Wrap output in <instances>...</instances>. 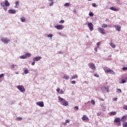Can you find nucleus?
<instances>
[{
  "mask_svg": "<svg viewBox=\"0 0 127 127\" xmlns=\"http://www.w3.org/2000/svg\"><path fill=\"white\" fill-rule=\"evenodd\" d=\"M82 121H89V118L87 117L86 115H83L82 117Z\"/></svg>",
  "mask_w": 127,
  "mask_h": 127,
  "instance_id": "obj_12",
  "label": "nucleus"
},
{
  "mask_svg": "<svg viewBox=\"0 0 127 127\" xmlns=\"http://www.w3.org/2000/svg\"><path fill=\"white\" fill-rule=\"evenodd\" d=\"M127 81L125 79H122V84H124V83H126Z\"/></svg>",
  "mask_w": 127,
  "mask_h": 127,
  "instance_id": "obj_38",
  "label": "nucleus"
},
{
  "mask_svg": "<svg viewBox=\"0 0 127 127\" xmlns=\"http://www.w3.org/2000/svg\"><path fill=\"white\" fill-rule=\"evenodd\" d=\"M25 74H28V70L26 69L24 70Z\"/></svg>",
  "mask_w": 127,
  "mask_h": 127,
  "instance_id": "obj_39",
  "label": "nucleus"
},
{
  "mask_svg": "<svg viewBox=\"0 0 127 127\" xmlns=\"http://www.w3.org/2000/svg\"><path fill=\"white\" fill-rule=\"evenodd\" d=\"M123 127H127V122H124L123 123Z\"/></svg>",
  "mask_w": 127,
  "mask_h": 127,
  "instance_id": "obj_25",
  "label": "nucleus"
},
{
  "mask_svg": "<svg viewBox=\"0 0 127 127\" xmlns=\"http://www.w3.org/2000/svg\"><path fill=\"white\" fill-rule=\"evenodd\" d=\"M123 109L124 110H126V111H127V105H124Z\"/></svg>",
  "mask_w": 127,
  "mask_h": 127,
  "instance_id": "obj_31",
  "label": "nucleus"
},
{
  "mask_svg": "<svg viewBox=\"0 0 127 127\" xmlns=\"http://www.w3.org/2000/svg\"><path fill=\"white\" fill-rule=\"evenodd\" d=\"M70 5V4L69 3H65L64 4V6H69Z\"/></svg>",
  "mask_w": 127,
  "mask_h": 127,
  "instance_id": "obj_34",
  "label": "nucleus"
},
{
  "mask_svg": "<svg viewBox=\"0 0 127 127\" xmlns=\"http://www.w3.org/2000/svg\"><path fill=\"white\" fill-rule=\"evenodd\" d=\"M15 66H16L15 64H12L11 65V67L12 68H14V67H15Z\"/></svg>",
  "mask_w": 127,
  "mask_h": 127,
  "instance_id": "obj_50",
  "label": "nucleus"
},
{
  "mask_svg": "<svg viewBox=\"0 0 127 127\" xmlns=\"http://www.w3.org/2000/svg\"><path fill=\"white\" fill-rule=\"evenodd\" d=\"M49 1H51V3H49L50 6H52V5H53V4H54L53 0H49Z\"/></svg>",
  "mask_w": 127,
  "mask_h": 127,
  "instance_id": "obj_20",
  "label": "nucleus"
},
{
  "mask_svg": "<svg viewBox=\"0 0 127 127\" xmlns=\"http://www.w3.org/2000/svg\"><path fill=\"white\" fill-rule=\"evenodd\" d=\"M69 75H64V78L65 79V80H69Z\"/></svg>",
  "mask_w": 127,
  "mask_h": 127,
  "instance_id": "obj_21",
  "label": "nucleus"
},
{
  "mask_svg": "<svg viewBox=\"0 0 127 127\" xmlns=\"http://www.w3.org/2000/svg\"><path fill=\"white\" fill-rule=\"evenodd\" d=\"M123 71H126V70H127V67H123Z\"/></svg>",
  "mask_w": 127,
  "mask_h": 127,
  "instance_id": "obj_45",
  "label": "nucleus"
},
{
  "mask_svg": "<svg viewBox=\"0 0 127 127\" xmlns=\"http://www.w3.org/2000/svg\"><path fill=\"white\" fill-rule=\"evenodd\" d=\"M74 110L75 111H78V110H79V107H78V106L74 107Z\"/></svg>",
  "mask_w": 127,
  "mask_h": 127,
  "instance_id": "obj_33",
  "label": "nucleus"
},
{
  "mask_svg": "<svg viewBox=\"0 0 127 127\" xmlns=\"http://www.w3.org/2000/svg\"><path fill=\"white\" fill-rule=\"evenodd\" d=\"M121 120V118H116L115 120H114V123H120Z\"/></svg>",
  "mask_w": 127,
  "mask_h": 127,
  "instance_id": "obj_15",
  "label": "nucleus"
},
{
  "mask_svg": "<svg viewBox=\"0 0 127 127\" xmlns=\"http://www.w3.org/2000/svg\"><path fill=\"white\" fill-rule=\"evenodd\" d=\"M89 0V1H91V0Z\"/></svg>",
  "mask_w": 127,
  "mask_h": 127,
  "instance_id": "obj_60",
  "label": "nucleus"
},
{
  "mask_svg": "<svg viewBox=\"0 0 127 127\" xmlns=\"http://www.w3.org/2000/svg\"><path fill=\"white\" fill-rule=\"evenodd\" d=\"M115 27L116 30H117V31H121V29L122 28V27H121V26H119L118 25H116L115 26Z\"/></svg>",
  "mask_w": 127,
  "mask_h": 127,
  "instance_id": "obj_11",
  "label": "nucleus"
},
{
  "mask_svg": "<svg viewBox=\"0 0 127 127\" xmlns=\"http://www.w3.org/2000/svg\"><path fill=\"white\" fill-rule=\"evenodd\" d=\"M37 105L41 108L44 107V103H43V102H37Z\"/></svg>",
  "mask_w": 127,
  "mask_h": 127,
  "instance_id": "obj_10",
  "label": "nucleus"
},
{
  "mask_svg": "<svg viewBox=\"0 0 127 127\" xmlns=\"http://www.w3.org/2000/svg\"><path fill=\"white\" fill-rule=\"evenodd\" d=\"M16 121H21L22 120V118L21 117H18L16 119Z\"/></svg>",
  "mask_w": 127,
  "mask_h": 127,
  "instance_id": "obj_30",
  "label": "nucleus"
},
{
  "mask_svg": "<svg viewBox=\"0 0 127 127\" xmlns=\"http://www.w3.org/2000/svg\"><path fill=\"white\" fill-rule=\"evenodd\" d=\"M110 45L112 48H116V45L114 44L112 42L110 43Z\"/></svg>",
  "mask_w": 127,
  "mask_h": 127,
  "instance_id": "obj_19",
  "label": "nucleus"
},
{
  "mask_svg": "<svg viewBox=\"0 0 127 127\" xmlns=\"http://www.w3.org/2000/svg\"><path fill=\"white\" fill-rule=\"evenodd\" d=\"M78 78V75H73V76H72V79H76V78Z\"/></svg>",
  "mask_w": 127,
  "mask_h": 127,
  "instance_id": "obj_29",
  "label": "nucleus"
},
{
  "mask_svg": "<svg viewBox=\"0 0 127 127\" xmlns=\"http://www.w3.org/2000/svg\"><path fill=\"white\" fill-rule=\"evenodd\" d=\"M17 89L20 91L22 93L25 92V88H24V86L22 85H18L17 86Z\"/></svg>",
  "mask_w": 127,
  "mask_h": 127,
  "instance_id": "obj_3",
  "label": "nucleus"
},
{
  "mask_svg": "<svg viewBox=\"0 0 127 127\" xmlns=\"http://www.w3.org/2000/svg\"><path fill=\"white\" fill-rule=\"evenodd\" d=\"M64 20H62L59 22V23H64Z\"/></svg>",
  "mask_w": 127,
  "mask_h": 127,
  "instance_id": "obj_42",
  "label": "nucleus"
},
{
  "mask_svg": "<svg viewBox=\"0 0 127 127\" xmlns=\"http://www.w3.org/2000/svg\"><path fill=\"white\" fill-rule=\"evenodd\" d=\"M19 3V2L18 1H17L15 2V5H16V6L17 5H18V4Z\"/></svg>",
  "mask_w": 127,
  "mask_h": 127,
  "instance_id": "obj_44",
  "label": "nucleus"
},
{
  "mask_svg": "<svg viewBox=\"0 0 127 127\" xmlns=\"http://www.w3.org/2000/svg\"><path fill=\"white\" fill-rule=\"evenodd\" d=\"M91 104H92V105H95V101H94V100H92L91 101Z\"/></svg>",
  "mask_w": 127,
  "mask_h": 127,
  "instance_id": "obj_36",
  "label": "nucleus"
},
{
  "mask_svg": "<svg viewBox=\"0 0 127 127\" xmlns=\"http://www.w3.org/2000/svg\"><path fill=\"white\" fill-rule=\"evenodd\" d=\"M41 59V57H36L33 59V61H39Z\"/></svg>",
  "mask_w": 127,
  "mask_h": 127,
  "instance_id": "obj_14",
  "label": "nucleus"
},
{
  "mask_svg": "<svg viewBox=\"0 0 127 127\" xmlns=\"http://www.w3.org/2000/svg\"><path fill=\"white\" fill-rule=\"evenodd\" d=\"M89 66L90 67V68L92 69V70H96V66H95V64H89Z\"/></svg>",
  "mask_w": 127,
  "mask_h": 127,
  "instance_id": "obj_7",
  "label": "nucleus"
},
{
  "mask_svg": "<svg viewBox=\"0 0 127 127\" xmlns=\"http://www.w3.org/2000/svg\"><path fill=\"white\" fill-rule=\"evenodd\" d=\"M8 12L9 13H15V12H16V11H15V10H13V9H9L8 10Z\"/></svg>",
  "mask_w": 127,
  "mask_h": 127,
  "instance_id": "obj_17",
  "label": "nucleus"
},
{
  "mask_svg": "<svg viewBox=\"0 0 127 127\" xmlns=\"http://www.w3.org/2000/svg\"><path fill=\"white\" fill-rule=\"evenodd\" d=\"M105 72L106 73H111V74H115V72L114 70L110 69H108L105 70Z\"/></svg>",
  "mask_w": 127,
  "mask_h": 127,
  "instance_id": "obj_9",
  "label": "nucleus"
},
{
  "mask_svg": "<svg viewBox=\"0 0 127 127\" xmlns=\"http://www.w3.org/2000/svg\"><path fill=\"white\" fill-rule=\"evenodd\" d=\"M57 92H58V94H59V92H60V88H57Z\"/></svg>",
  "mask_w": 127,
  "mask_h": 127,
  "instance_id": "obj_40",
  "label": "nucleus"
},
{
  "mask_svg": "<svg viewBox=\"0 0 127 127\" xmlns=\"http://www.w3.org/2000/svg\"><path fill=\"white\" fill-rule=\"evenodd\" d=\"M1 41L2 42H3V43L6 44L8 42H9V41H10V40H9V39H7L6 38H4L1 39Z\"/></svg>",
  "mask_w": 127,
  "mask_h": 127,
  "instance_id": "obj_6",
  "label": "nucleus"
},
{
  "mask_svg": "<svg viewBox=\"0 0 127 127\" xmlns=\"http://www.w3.org/2000/svg\"><path fill=\"white\" fill-rule=\"evenodd\" d=\"M98 30L100 32V33H101L102 34H106V31H105V29H104V28H99Z\"/></svg>",
  "mask_w": 127,
  "mask_h": 127,
  "instance_id": "obj_5",
  "label": "nucleus"
},
{
  "mask_svg": "<svg viewBox=\"0 0 127 127\" xmlns=\"http://www.w3.org/2000/svg\"><path fill=\"white\" fill-rule=\"evenodd\" d=\"M102 27H108V25L107 24H103L102 25Z\"/></svg>",
  "mask_w": 127,
  "mask_h": 127,
  "instance_id": "obj_27",
  "label": "nucleus"
},
{
  "mask_svg": "<svg viewBox=\"0 0 127 127\" xmlns=\"http://www.w3.org/2000/svg\"><path fill=\"white\" fill-rule=\"evenodd\" d=\"M3 74H0V78H1V77H3Z\"/></svg>",
  "mask_w": 127,
  "mask_h": 127,
  "instance_id": "obj_51",
  "label": "nucleus"
},
{
  "mask_svg": "<svg viewBox=\"0 0 127 127\" xmlns=\"http://www.w3.org/2000/svg\"><path fill=\"white\" fill-rule=\"evenodd\" d=\"M71 84H76V81H71Z\"/></svg>",
  "mask_w": 127,
  "mask_h": 127,
  "instance_id": "obj_52",
  "label": "nucleus"
},
{
  "mask_svg": "<svg viewBox=\"0 0 127 127\" xmlns=\"http://www.w3.org/2000/svg\"><path fill=\"white\" fill-rule=\"evenodd\" d=\"M61 94H64V91H63V90H61Z\"/></svg>",
  "mask_w": 127,
  "mask_h": 127,
  "instance_id": "obj_53",
  "label": "nucleus"
},
{
  "mask_svg": "<svg viewBox=\"0 0 127 127\" xmlns=\"http://www.w3.org/2000/svg\"><path fill=\"white\" fill-rule=\"evenodd\" d=\"M65 123H66V124H68V123H70V121H69V120H66L65 121Z\"/></svg>",
  "mask_w": 127,
  "mask_h": 127,
  "instance_id": "obj_47",
  "label": "nucleus"
},
{
  "mask_svg": "<svg viewBox=\"0 0 127 127\" xmlns=\"http://www.w3.org/2000/svg\"><path fill=\"white\" fill-rule=\"evenodd\" d=\"M117 92L118 93H122V90H121V89H117Z\"/></svg>",
  "mask_w": 127,
  "mask_h": 127,
  "instance_id": "obj_32",
  "label": "nucleus"
},
{
  "mask_svg": "<svg viewBox=\"0 0 127 127\" xmlns=\"http://www.w3.org/2000/svg\"><path fill=\"white\" fill-rule=\"evenodd\" d=\"M58 98L59 102H62L63 106H64V107H67V106H69V103L67 101L65 100V99L61 98L60 96Z\"/></svg>",
  "mask_w": 127,
  "mask_h": 127,
  "instance_id": "obj_1",
  "label": "nucleus"
},
{
  "mask_svg": "<svg viewBox=\"0 0 127 127\" xmlns=\"http://www.w3.org/2000/svg\"><path fill=\"white\" fill-rule=\"evenodd\" d=\"M118 126H122V123L121 122H118V124H117Z\"/></svg>",
  "mask_w": 127,
  "mask_h": 127,
  "instance_id": "obj_49",
  "label": "nucleus"
},
{
  "mask_svg": "<svg viewBox=\"0 0 127 127\" xmlns=\"http://www.w3.org/2000/svg\"><path fill=\"white\" fill-rule=\"evenodd\" d=\"M92 6H93V7H96L97 5L96 4V3H92Z\"/></svg>",
  "mask_w": 127,
  "mask_h": 127,
  "instance_id": "obj_37",
  "label": "nucleus"
},
{
  "mask_svg": "<svg viewBox=\"0 0 127 127\" xmlns=\"http://www.w3.org/2000/svg\"><path fill=\"white\" fill-rule=\"evenodd\" d=\"M101 90L102 91V92H105V91H106L107 93H109V87H106V86L102 87L101 88Z\"/></svg>",
  "mask_w": 127,
  "mask_h": 127,
  "instance_id": "obj_8",
  "label": "nucleus"
},
{
  "mask_svg": "<svg viewBox=\"0 0 127 127\" xmlns=\"http://www.w3.org/2000/svg\"><path fill=\"white\" fill-rule=\"evenodd\" d=\"M97 115L98 116V117H99L102 115V112H98Z\"/></svg>",
  "mask_w": 127,
  "mask_h": 127,
  "instance_id": "obj_41",
  "label": "nucleus"
},
{
  "mask_svg": "<svg viewBox=\"0 0 127 127\" xmlns=\"http://www.w3.org/2000/svg\"><path fill=\"white\" fill-rule=\"evenodd\" d=\"M64 126H66V122H65V123H64Z\"/></svg>",
  "mask_w": 127,
  "mask_h": 127,
  "instance_id": "obj_57",
  "label": "nucleus"
},
{
  "mask_svg": "<svg viewBox=\"0 0 127 127\" xmlns=\"http://www.w3.org/2000/svg\"><path fill=\"white\" fill-rule=\"evenodd\" d=\"M21 21H22V22H25V18H24V17H21Z\"/></svg>",
  "mask_w": 127,
  "mask_h": 127,
  "instance_id": "obj_24",
  "label": "nucleus"
},
{
  "mask_svg": "<svg viewBox=\"0 0 127 127\" xmlns=\"http://www.w3.org/2000/svg\"><path fill=\"white\" fill-rule=\"evenodd\" d=\"M48 37H50L51 38H52V37H53V35L49 34L48 35Z\"/></svg>",
  "mask_w": 127,
  "mask_h": 127,
  "instance_id": "obj_35",
  "label": "nucleus"
},
{
  "mask_svg": "<svg viewBox=\"0 0 127 127\" xmlns=\"http://www.w3.org/2000/svg\"><path fill=\"white\" fill-rule=\"evenodd\" d=\"M35 64V61H34L32 63V65H33Z\"/></svg>",
  "mask_w": 127,
  "mask_h": 127,
  "instance_id": "obj_55",
  "label": "nucleus"
},
{
  "mask_svg": "<svg viewBox=\"0 0 127 127\" xmlns=\"http://www.w3.org/2000/svg\"><path fill=\"white\" fill-rule=\"evenodd\" d=\"M88 26L89 28V30L90 31H93V30L94 29V27L93 25V23L89 22L88 23Z\"/></svg>",
  "mask_w": 127,
  "mask_h": 127,
  "instance_id": "obj_4",
  "label": "nucleus"
},
{
  "mask_svg": "<svg viewBox=\"0 0 127 127\" xmlns=\"http://www.w3.org/2000/svg\"><path fill=\"white\" fill-rule=\"evenodd\" d=\"M26 58H27V57H30L31 56V54L27 53L25 54Z\"/></svg>",
  "mask_w": 127,
  "mask_h": 127,
  "instance_id": "obj_23",
  "label": "nucleus"
},
{
  "mask_svg": "<svg viewBox=\"0 0 127 127\" xmlns=\"http://www.w3.org/2000/svg\"><path fill=\"white\" fill-rule=\"evenodd\" d=\"M55 27L57 28V29L60 30L62 29V28H63V26L61 25H57V26H55Z\"/></svg>",
  "mask_w": 127,
  "mask_h": 127,
  "instance_id": "obj_13",
  "label": "nucleus"
},
{
  "mask_svg": "<svg viewBox=\"0 0 127 127\" xmlns=\"http://www.w3.org/2000/svg\"><path fill=\"white\" fill-rule=\"evenodd\" d=\"M94 76L97 77V78H99V75H98V73H95Z\"/></svg>",
  "mask_w": 127,
  "mask_h": 127,
  "instance_id": "obj_43",
  "label": "nucleus"
},
{
  "mask_svg": "<svg viewBox=\"0 0 127 127\" xmlns=\"http://www.w3.org/2000/svg\"><path fill=\"white\" fill-rule=\"evenodd\" d=\"M89 16H94V13L92 12H89Z\"/></svg>",
  "mask_w": 127,
  "mask_h": 127,
  "instance_id": "obj_28",
  "label": "nucleus"
},
{
  "mask_svg": "<svg viewBox=\"0 0 127 127\" xmlns=\"http://www.w3.org/2000/svg\"><path fill=\"white\" fill-rule=\"evenodd\" d=\"M121 121L122 122H126L127 121V116L126 115L123 116L121 118Z\"/></svg>",
  "mask_w": 127,
  "mask_h": 127,
  "instance_id": "obj_16",
  "label": "nucleus"
},
{
  "mask_svg": "<svg viewBox=\"0 0 127 127\" xmlns=\"http://www.w3.org/2000/svg\"><path fill=\"white\" fill-rule=\"evenodd\" d=\"M110 116H116V115H117V112L116 111L112 112L110 114Z\"/></svg>",
  "mask_w": 127,
  "mask_h": 127,
  "instance_id": "obj_22",
  "label": "nucleus"
},
{
  "mask_svg": "<svg viewBox=\"0 0 127 127\" xmlns=\"http://www.w3.org/2000/svg\"><path fill=\"white\" fill-rule=\"evenodd\" d=\"M4 10H7V8L4 7Z\"/></svg>",
  "mask_w": 127,
  "mask_h": 127,
  "instance_id": "obj_56",
  "label": "nucleus"
},
{
  "mask_svg": "<svg viewBox=\"0 0 127 127\" xmlns=\"http://www.w3.org/2000/svg\"><path fill=\"white\" fill-rule=\"evenodd\" d=\"M20 58V59H26V57L25 56H21Z\"/></svg>",
  "mask_w": 127,
  "mask_h": 127,
  "instance_id": "obj_26",
  "label": "nucleus"
},
{
  "mask_svg": "<svg viewBox=\"0 0 127 127\" xmlns=\"http://www.w3.org/2000/svg\"><path fill=\"white\" fill-rule=\"evenodd\" d=\"M113 101H118V98H114L113 99Z\"/></svg>",
  "mask_w": 127,
  "mask_h": 127,
  "instance_id": "obj_46",
  "label": "nucleus"
},
{
  "mask_svg": "<svg viewBox=\"0 0 127 127\" xmlns=\"http://www.w3.org/2000/svg\"><path fill=\"white\" fill-rule=\"evenodd\" d=\"M98 48H99V47L95 48V49H94L95 51H96L97 52V51H98Z\"/></svg>",
  "mask_w": 127,
  "mask_h": 127,
  "instance_id": "obj_48",
  "label": "nucleus"
},
{
  "mask_svg": "<svg viewBox=\"0 0 127 127\" xmlns=\"http://www.w3.org/2000/svg\"><path fill=\"white\" fill-rule=\"evenodd\" d=\"M97 46H98V47H99V46H100V42H98L97 43Z\"/></svg>",
  "mask_w": 127,
  "mask_h": 127,
  "instance_id": "obj_54",
  "label": "nucleus"
},
{
  "mask_svg": "<svg viewBox=\"0 0 127 127\" xmlns=\"http://www.w3.org/2000/svg\"><path fill=\"white\" fill-rule=\"evenodd\" d=\"M101 101H104V99H101Z\"/></svg>",
  "mask_w": 127,
  "mask_h": 127,
  "instance_id": "obj_59",
  "label": "nucleus"
},
{
  "mask_svg": "<svg viewBox=\"0 0 127 127\" xmlns=\"http://www.w3.org/2000/svg\"><path fill=\"white\" fill-rule=\"evenodd\" d=\"M0 5L1 6H9L10 5V3H9V2H8V0H5V2H2L0 3Z\"/></svg>",
  "mask_w": 127,
  "mask_h": 127,
  "instance_id": "obj_2",
  "label": "nucleus"
},
{
  "mask_svg": "<svg viewBox=\"0 0 127 127\" xmlns=\"http://www.w3.org/2000/svg\"><path fill=\"white\" fill-rule=\"evenodd\" d=\"M110 9H111V10H113L114 11H118L119 10L118 8H115L114 7H111Z\"/></svg>",
  "mask_w": 127,
  "mask_h": 127,
  "instance_id": "obj_18",
  "label": "nucleus"
},
{
  "mask_svg": "<svg viewBox=\"0 0 127 127\" xmlns=\"http://www.w3.org/2000/svg\"><path fill=\"white\" fill-rule=\"evenodd\" d=\"M15 74H18V72H15Z\"/></svg>",
  "mask_w": 127,
  "mask_h": 127,
  "instance_id": "obj_58",
  "label": "nucleus"
}]
</instances>
